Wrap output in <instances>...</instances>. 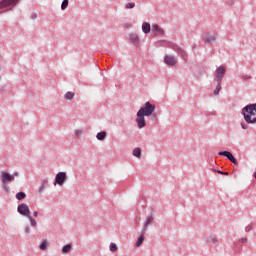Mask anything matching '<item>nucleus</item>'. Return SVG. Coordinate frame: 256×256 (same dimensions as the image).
<instances>
[{
  "instance_id": "f257e3e1",
  "label": "nucleus",
  "mask_w": 256,
  "mask_h": 256,
  "mask_svg": "<svg viewBox=\"0 0 256 256\" xmlns=\"http://www.w3.org/2000/svg\"><path fill=\"white\" fill-rule=\"evenodd\" d=\"M138 113L140 115H144L146 117H151L153 113H155V105L151 104V102H146L139 110Z\"/></svg>"
},
{
  "instance_id": "f03ea898",
  "label": "nucleus",
  "mask_w": 256,
  "mask_h": 256,
  "mask_svg": "<svg viewBox=\"0 0 256 256\" xmlns=\"http://www.w3.org/2000/svg\"><path fill=\"white\" fill-rule=\"evenodd\" d=\"M17 3H19V0H2L0 2V13L11 11V9H13Z\"/></svg>"
},
{
  "instance_id": "7ed1b4c3",
  "label": "nucleus",
  "mask_w": 256,
  "mask_h": 256,
  "mask_svg": "<svg viewBox=\"0 0 256 256\" xmlns=\"http://www.w3.org/2000/svg\"><path fill=\"white\" fill-rule=\"evenodd\" d=\"M256 113V103L248 104L244 108H242V115L244 117V121L247 122L246 117H255Z\"/></svg>"
},
{
  "instance_id": "20e7f679",
  "label": "nucleus",
  "mask_w": 256,
  "mask_h": 256,
  "mask_svg": "<svg viewBox=\"0 0 256 256\" xmlns=\"http://www.w3.org/2000/svg\"><path fill=\"white\" fill-rule=\"evenodd\" d=\"M227 73V69L225 66H219L216 68L214 72V80L216 83H223V77H225V74Z\"/></svg>"
},
{
  "instance_id": "39448f33",
  "label": "nucleus",
  "mask_w": 256,
  "mask_h": 256,
  "mask_svg": "<svg viewBox=\"0 0 256 256\" xmlns=\"http://www.w3.org/2000/svg\"><path fill=\"white\" fill-rule=\"evenodd\" d=\"M168 47L170 49H173V51L177 52L184 61L187 59V51H185L183 48L179 47L177 44H173L172 42L168 43Z\"/></svg>"
},
{
  "instance_id": "423d86ee",
  "label": "nucleus",
  "mask_w": 256,
  "mask_h": 256,
  "mask_svg": "<svg viewBox=\"0 0 256 256\" xmlns=\"http://www.w3.org/2000/svg\"><path fill=\"white\" fill-rule=\"evenodd\" d=\"M65 181H67V173L66 172H59L55 176L54 185H59L60 187H63V185H65Z\"/></svg>"
},
{
  "instance_id": "0eeeda50",
  "label": "nucleus",
  "mask_w": 256,
  "mask_h": 256,
  "mask_svg": "<svg viewBox=\"0 0 256 256\" xmlns=\"http://www.w3.org/2000/svg\"><path fill=\"white\" fill-rule=\"evenodd\" d=\"M17 211L20 215H23V217L31 216V210H29V206L25 203L18 205Z\"/></svg>"
},
{
  "instance_id": "6e6552de",
  "label": "nucleus",
  "mask_w": 256,
  "mask_h": 256,
  "mask_svg": "<svg viewBox=\"0 0 256 256\" xmlns=\"http://www.w3.org/2000/svg\"><path fill=\"white\" fill-rule=\"evenodd\" d=\"M145 115L137 112L136 114V123L138 129H143L144 127H147V122L145 121Z\"/></svg>"
},
{
  "instance_id": "1a4fd4ad",
  "label": "nucleus",
  "mask_w": 256,
  "mask_h": 256,
  "mask_svg": "<svg viewBox=\"0 0 256 256\" xmlns=\"http://www.w3.org/2000/svg\"><path fill=\"white\" fill-rule=\"evenodd\" d=\"M219 157H227L228 161H231V163H233V165H237L238 161L237 158H235V156H233V153L229 152V151H221L218 153Z\"/></svg>"
},
{
  "instance_id": "9d476101",
  "label": "nucleus",
  "mask_w": 256,
  "mask_h": 256,
  "mask_svg": "<svg viewBox=\"0 0 256 256\" xmlns=\"http://www.w3.org/2000/svg\"><path fill=\"white\" fill-rule=\"evenodd\" d=\"M129 41L130 43H133L135 47H139V45H141V39L137 32H131L129 34Z\"/></svg>"
},
{
  "instance_id": "9b49d317",
  "label": "nucleus",
  "mask_w": 256,
  "mask_h": 256,
  "mask_svg": "<svg viewBox=\"0 0 256 256\" xmlns=\"http://www.w3.org/2000/svg\"><path fill=\"white\" fill-rule=\"evenodd\" d=\"M152 35L154 37H161L165 35V30L163 28L159 27V24H153L152 25Z\"/></svg>"
},
{
  "instance_id": "f8f14e48",
  "label": "nucleus",
  "mask_w": 256,
  "mask_h": 256,
  "mask_svg": "<svg viewBox=\"0 0 256 256\" xmlns=\"http://www.w3.org/2000/svg\"><path fill=\"white\" fill-rule=\"evenodd\" d=\"M164 63L169 67H174L177 64V57L173 55H167L164 57Z\"/></svg>"
},
{
  "instance_id": "ddd939ff",
  "label": "nucleus",
  "mask_w": 256,
  "mask_h": 256,
  "mask_svg": "<svg viewBox=\"0 0 256 256\" xmlns=\"http://www.w3.org/2000/svg\"><path fill=\"white\" fill-rule=\"evenodd\" d=\"M1 179L3 183H7V181H15V176L9 174L8 172L3 171L1 173Z\"/></svg>"
},
{
  "instance_id": "4468645a",
  "label": "nucleus",
  "mask_w": 256,
  "mask_h": 256,
  "mask_svg": "<svg viewBox=\"0 0 256 256\" xmlns=\"http://www.w3.org/2000/svg\"><path fill=\"white\" fill-rule=\"evenodd\" d=\"M154 217H153V215H150V216H148L147 218H146V222H145V224H144V226H143V228H142V233H147V229L150 227V225L153 223V221H154Z\"/></svg>"
},
{
  "instance_id": "2eb2a0df",
  "label": "nucleus",
  "mask_w": 256,
  "mask_h": 256,
  "mask_svg": "<svg viewBox=\"0 0 256 256\" xmlns=\"http://www.w3.org/2000/svg\"><path fill=\"white\" fill-rule=\"evenodd\" d=\"M204 41H205V43H215L217 41V35L207 34L204 37Z\"/></svg>"
},
{
  "instance_id": "dca6fc26",
  "label": "nucleus",
  "mask_w": 256,
  "mask_h": 256,
  "mask_svg": "<svg viewBox=\"0 0 256 256\" xmlns=\"http://www.w3.org/2000/svg\"><path fill=\"white\" fill-rule=\"evenodd\" d=\"M142 31L147 35L148 33H151V24L149 22H143L142 23Z\"/></svg>"
},
{
  "instance_id": "f3484780",
  "label": "nucleus",
  "mask_w": 256,
  "mask_h": 256,
  "mask_svg": "<svg viewBox=\"0 0 256 256\" xmlns=\"http://www.w3.org/2000/svg\"><path fill=\"white\" fill-rule=\"evenodd\" d=\"M96 139H98V141H105V139H107V132L105 131L99 132L96 135Z\"/></svg>"
},
{
  "instance_id": "a211bd4d",
  "label": "nucleus",
  "mask_w": 256,
  "mask_h": 256,
  "mask_svg": "<svg viewBox=\"0 0 256 256\" xmlns=\"http://www.w3.org/2000/svg\"><path fill=\"white\" fill-rule=\"evenodd\" d=\"M145 233L141 232V235L139 236L137 242L135 243V247H140L143 245V241H145Z\"/></svg>"
},
{
  "instance_id": "6ab92c4d",
  "label": "nucleus",
  "mask_w": 256,
  "mask_h": 256,
  "mask_svg": "<svg viewBox=\"0 0 256 256\" xmlns=\"http://www.w3.org/2000/svg\"><path fill=\"white\" fill-rule=\"evenodd\" d=\"M74 97H75V93H74V92H67V93L64 95V98H65L67 101L73 100Z\"/></svg>"
},
{
  "instance_id": "aec40b11",
  "label": "nucleus",
  "mask_w": 256,
  "mask_h": 256,
  "mask_svg": "<svg viewBox=\"0 0 256 256\" xmlns=\"http://www.w3.org/2000/svg\"><path fill=\"white\" fill-rule=\"evenodd\" d=\"M27 197V194H25V192H18L16 194V199L18 201H23V199H25Z\"/></svg>"
},
{
  "instance_id": "412c9836",
  "label": "nucleus",
  "mask_w": 256,
  "mask_h": 256,
  "mask_svg": "<svg viewBox=\"0 0 256 256\" xmlns=\"http://www.w3.org/2000/svg\"><path fill=\"white\" fill-rule=\"evenodd\" d=\"M133 156L137 157L138 159H141V148H135L133 150Z\"/></svg>"
},
{
  "instance_id": "4be33fe9",
  "label": "nucleus",
  "mask_w": 256,
  "mask_h": 256,
  "mask_svg": "<svg viewBox=\"0 0 256 256\" xmlns=\"http://www.w3.org/2000/svg\"><path fill=\"white\" fill-rule=\"evenodd\" d=\"M73 246L71 244H66L62 247V253H69V251H71V248Z\"/></svg>"
},
{
  "instance_id": "5701e85b",
  "label": "nucleus",
  "mask_w": 256,
  "mask_h": 256,
  "mask_svg": "<svg viewBox=\"0 0 256 256\" xmlns=\"http://www.w3.org/2000/svg\"><path fill=\"white\" fill-rule=\"evenodd\" d=\"M67 7H69V0H63L62 4H61L62 11H65V9H67Z\"/></svg>"
},
{
  "instance_id": "b1692460",
  "label": "nucleus",
  "mask_w": 256,
  "mask_h": 256,
  "mask_svg": "<svg viewBox=\"0 0 256 256\" xmlns=\"http://www.w3.org/2000/svg\"><path fill=\"white\" fill-rule=\"evenodd\" d=\"M30 221V225L32 227H37V220L33 219V217L30 215L29 217H27Z\"/></svg>"
},
{
  "instance_id": "393cba45",
  "label": "nucleus",
  "mask_w": 256,
  "mask_h": 256,
  "mask_svg": "<svg viewBox=\"0 0 256 256\" xmlns=\"http://www.w3.org/2000/svg\"><path fill=\"white\" fill-rule=\"evenodd\" d=\"M119 249V247H117V244H115V243H110V251L112 252V253H115L117 250Z\"/></svg>"
},
{
  "instance_id": "a878e982",
  "label": "nucleus",
  "mask_w": 256,
  "mask_h": 256,
  "mask_svg": "<svg viewBox=\"0 0 256 256\" xmlns=\"http://www.w3.org/2000/svg\"><path fill=\"white\" fill-rule=\"evenodd\" d=\"M221 91V83H217V86L214 90V95L217 97L219 95V92Z\"/></svg>"
},
{
  "instance_id": "bb28decb",
  "label": "nucleus",
  "mask_w": 256,
  "mask_h": 256,
  "mask_svg": "<svg viewBox=\"0 0 256 256\" xmlns=\"http://www.w3.org/2000/svg\"><path fill=\"white\" fill-rule=\"evenodd\" d=\"M47 240H43L42 243L40 244V249L41 251H45V249H47Z\"/></svg>"
},
{
  "instance_id": "cd10ccee",
  "label": "nucleus",
  "mask_w": 256,
  "mask_h": 256,
  "mask_svg": "<svg viewBox=\"0 0 256 256\" xmlns=\"http://www.w3.org/2000/svg\"><path fill=\"white\" fill-rule=\"evenodd\" d=\"M214 173H218L219 175H226V176H229V172H223L221 170H215L213 169Z\"/></svg>"
},
{
  "instance_id": "c85d7f7f",
  "label": "nucleus",
  "mask_w": 256,
  "mask_h": 256,
  "mask_svg": "<svg viewBox=\"0 0 256 256\" xmlns=\"http://www.w3.org/2000/svg\"><path fill=\"white\" fill-rule=\"evenodd\" d=\"M134 7H135V3H133V2L127 3V4L125 5V8H126V9H134Z\"/></svg>"
},
{
  "instance_id": "c756f323",
  "label": "nucleus",
  "mask_w": 256,
  "mask_h": 256,
  "mask_svg": "<svg viewBox=\"0 0 256 256\" xmlns=\"http://www.w3.org/2000/svg\"><path fill=\"white\" fill-rule=\"evenodd\" d=\"M24 231L27 235H30L31 234V228L29 226H25L24 227Z\"/></svg>"
},
{
  "instance_id": "7c9ffc66",
  "label": "nucleus",
  "mask_w": 256,
  "mask_h": 256,
  "mask_svg": "<svg viewBox=\"0 0 256 256\" xmlns=\"http://www.w3.org/2000/svg\"><path fill=\"white\" fill-rule=\"evenodd\" d=\"M241 127L242 129H245V130L249 129V125H247V123L245 122H241Z\"/></svg>"
},
{
  "instance_id": "2f4dec72",
  "label": "nucleus",
  "mask_w": 256,
  "mask_h": 256,
  "mask_svg": "<svg viewBox=\"0 0 256 256\" xmlns=\"http://www.w3.org/2000/svg\"><path fill=\"white\" fill-rule=\"evenodd\" d=\"M83 134V130H75V137H79Z\"/></svg>"
},
{
  "instance_id": "473e14b6",
  "label": "nucleus",
  "mask_w": 256,
  "mask_h": 256,
  "mask_svg": "<svg viewBox=\"0 0 256 256\" xmlns=\"http://www.w3.org/2000/svg\"><path fill=\"white\" fill-rule=\"evenodd\" d=\"M217 238H210L208 239V243H213V245H215V243H217Z\"/></svg>"
},
{
  "instance_id": "72a5a7b5",
  "label": "nucleus",
  "mask_w": 256,
  "mask_h": 256,
  "mask_svg": "<svg viewBox=\"0 0 256 256\" xmlns=\"http://www.w3.org/2000/svg\"><path fill=\"white\" fill-rule=\"evenodd\" d=\"M242 81H249L251 79V76L244 75L241 77Z\"/></svg>"
},
{
  "instance_id": "f704fd0d",
  "label": "nucleus",
  "mask_w": 256,
  "mask_h": 256,
  "mask_svg": "<svg viewBox=\"0 0 256 256\" xmlns=\"http://www.w3.org/2000/svg\"><path fill=\"white\" fill-rule=\"evenodd\" d=\"M45 183L47 182H44L41 186V188L39 189V193H43V191H45Z\"/></svg>"
},
{
  "instance_id": "c9c22d12",
  "label": "nucleus",
  "mask_w": 256,
  "mask_h": 256,
  "mask_svg": "<svg viewBox=\"0 0 256 256\" xmlns=\"http://www.w3.org/2000/svg\"><path fill=\"white\" fill-rule=\"evenodd\" d=\"M124 27L126 29H129L130 27H133V24L132 23H127V24L124 25Z\"/></svg>"
},
{
  "instance_id": "e433bc0d",
  "label": "nucleus",
  "mask_w": 256,
  "mask_h": 256,
  "mask_svg": "<svg viewBox=\"0 0 256 256\" xmlns=\"http://www.w3.org/2000/svg\"><path fill=\"white\" fill-rule=\"evenodd\" d=\"M249 231H251V226H246V227H245V232H246V233H249Z\"/></svg>"
},
{
  "instance_id": "4c0bfd02",
  "label": "nucleus",
  "mask_w": 256,
  "mask_h": 256,
  "mask_svg": "<svg viewBox=\"0 0 256 256\" xmlns=\"http://www.w3.org/2000/svg\"><path fill=\"white\" fill-rule=\"evenodd\" d=\"M247 241V238H241L240 243H245Z\"/></svg>"
},
{
  "instance_id": "58836bf2",
  "label": "nucleus",
  "mask_w": 256,
  "mask_h": 256,
  "mask_svg": "<svg viewBox=\"0 0 256 256\" xmlns=\"http://www.w3.org/2000/svg\"><path fill=\"white\" fill-rule=\"evenodd\" d=\"M33 217H39V214L37 213V211H35V212L33 213Z\"/></svg>"
},
{
  "instance_id": "ea45409f",
  "label": "nucleus",
  "mask_w": 256,
  "mask_h": 256,
  "mask_svg": "<svg viewBox=\"0 0 256 256\" xmlns=\"http://www.w3.org/2000/svg\"><path fill=\"white\" fill-rule=\"evenodd\" d=\"M37 17V14H32L31 19H35Z\"/></svg>"
},
{
  "instance_id": "a19ab883",
  "label": "nucleus",
  "mask_w": 256,
  "mask_h": 256,
  "mask_svg": "<svg viewBox=\"0 0 256 256\" xmlns=\"http://www.w3.org/2000/svg\"><path fill=\"white\" fill-rule=\"evenodd\" d=\"M15 177H19V172H14Z\"/></svg>"
}]
</instances>
